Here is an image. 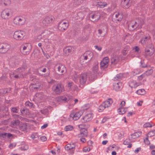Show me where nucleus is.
<instances>
[{
  "instance_id": "f257e3e1",
  "label": "nucleus",
  "mask_w": 155,
  "mask_h": 155,
  "mask_svg": "<svg viewBox=\"0 0 155 155\" xmlns=\"http://www.w3.org/2000/svg\"><path fill=\"white\" fill-rule=\"evenodd\" d=\"M89 74L88 75L86 73H82L78 76L76 75H75L73 80L77 84L80 83L81 84L83 85L85 84L88 79L90 81H92L89 80Z\"/></svg>"
},
{
  "instance_id": "f03ea898",
  "label": "nucleus",
  "mask_w": 155,
  "mask_h": 155,
  "mask_svg": "<svg viewBox=\"0 0 155 155\" xmlns=\"http://www.w3.org/2000/svg\"><path fill=\"white\" fill-rule=\"evenodd\" d=\"M144 21L142 19H138L135 21H133L129 24L128 28L132 31L137 28L139 29L141 27Z\"/></svg>"
},
{
  "instance_id": "7ed1b4c3",
  "label": "nucleus",
  "mask_w": 155,
  "mask_h": 155,
  "mask_svg": "<svg viewBox=\"0 0 155 155\" xmlns=\"http://www.w3.org/2000/svg\"><path fill=\"white\" fill-rule=\"evenodd\" d=\"M98 69V63L97 62H96L94 64L92 72L89 74V79L90 80L93 81L97 78Z\"/></svg>"
},
{
  "instance_id": "20e7f679",
  "label": "nucleus",
  "mask_w": 155,
  "mask_h": 155,
  "mask_svg": "<svg viewBox=\"0 0 155 155\" xmlns=\"http://www.w3.org/2000/svg\"><path fill=\"white\" fill-rule=\"evenodd\" d=\"M32 49L31 44L28 43L24 44L20 47V51L21 53L24 55L29 54Z\"/></svg>"
},
{
  "instance_id": "39448f33",
  "label": "nucleus",
  "mask_w": 155,
  "mask_h": 155,
  "mask_svg": "<svg viewBox=\"0 0 155 155\" xmlns=\"http://www.w3.org/2000/svg\"><path fill=\"white\" fill-rule=\"evenodd\" d=\"M52 89L53 92L56 94H60L64 90V86L60 84L54 85L52 87Z\"/></svg>"
},
{
  "instance_id": "423d86ee",
  "label": "nucleus",
  "mask_w": 155,
  "mask_h": 155,
  "mask_svg": "<svg viewBox=\"0 0 155 155\" xmlns=\"http://www.w3.org/2000/svg\"><path fill=\"white\" fill-rule=\"evenodd\" d=\"M12 10L10 8H5L2 12L1 16L4 19H8L11 17L12 15Z\"/></svg>"
},
{
  "instance_id": "0eeeda50",
  "label": "nucleus",
  "mask_w": 155,
  "mask_h": 155,
  "mask_svg": "<svg viewBox=\"0 0 155 155\" xmlns=\"http://www.w3.org/2000/svg\"><path fill=\"white\" fill-rule=\"evenodd\" d=\"M25 35V33L23 31H15L13 35V38L16 40H22Z\"/></svg>"
},
{
  "instance_id": "6e6552de",
  "label": "nucleus",
  "mask_w": 155,
  "mask_h": 155,
  "mask_svg": "<svg viewBox=\"0 0 155 155\" xmlns=\"http://www.w3.org/2000/svg\"><path fill=\"white\" fill-rule=\"evenodd\" d=\"M153 45L151 44L147 45L145 49V53L146 55L151 56L154 52Z\"/></svg>"
},
{
  "instance_id": "1a4fd4ad",
  "label": "nucleus",
  "mask_w": 155,
  "mask_h": 155,
  "mask_svg": "<svg viewBox=\"0 0 155 155\" xmlns=\"http://www.w3.org/2000/svg\"><path fill=\"white\" fill-rule=\"evenodd\" d=\"M11 46L6 43L0 44V53H5L10 50Z\"/></svg>"
},
{
  "instance_id": "9d476101",
  "label": "nucleus",
  "mask_w": 155,
  "mask_h": 155,
  "mask_svg": "<svg viewBox=\"0 0 155 155\" xmlns=\"http://www.w3.org/2000/svg\"><path fill=\"white\" fill-rule=\"evenodd\" d=\"M25 22V19L22 17H16L14 18L13 20V23L14 24L19 25H24Z\"/></svg>"
},
{
  "instance_id": "9b49d317",
  "label": "nucleus",
  "mask_w": 155,
  "mask_h": 155,
  "mask_svg": "<svg viewBox=\"0 0 155 155\" xmlns=\"http://www.w3.org/2000/svg\"><path fill=\"white\" fill-rule=\"evenodd\" d=\"M24 68L22 67L18 68L15 71V72L17 73V74L14 75V73L13 74H10V77L11 78H18L22 77L23 76L21 74V73L24 71Z\"/></svg>"
},
{
  "instance_id": "f8f14e48",
  "label": "nucleus",
  "mask_w": 155,
  "mask_h": 155,
  "mask_svg": "<svg viewBox=\"0 0 155 155\" xmlns=\"http://www.w3.org/2000/svg\"><path fill=\"white\" fill-rule=\"evenodd\" d=\"M54 18L51 15L47 16L42 21V23L45 26H48L51 24L53 21Z\"/></svg>"
},
{
  "instance_id": "ddd939ff",
  "label": "nucleus",
  "mask_w": 155,
  "mask_h": 155,
  "mask_svg": "<svg viewBox=\"0 0 155 155\" xmlns=\"http://www.w3.org/2000/svg\"><path fill=\"white\" fill-rule=\"evenodd\" d=\"M68 25V22L67 21H62L59 23L58 28L60 31H63L67 28Z\"/></svg>"
},
{
  "instance_id": "4468645a",
  "label": "nucleus",
  "mask_w": 155,
  "mask_h": 155,
  "mask_svg": "<svg viewBox=\"0 0 155 155\" xmlns=\"http://www.w3.org/2000/svg\"><path fill=\"white\" fill-rule=\"evenodd\" d=\"M100 17V13L97 12L91 13L89 15L90 20L93 22L97 21Z\"/></svg>"
},
{
  "instance_id": "2eb2a0df",
  "label": "nucleus",
  "mask_w": 155,
  "mask_h": 155,
  "mask_svg": "<svg viewBox=\"0 0 155 155\" xmlns=\"http://www.w3.org/2000/svg\"><path fill=\"white\" fill-rule=\"evenodd\" d=\"M123 18L122 14L119 12H115L113 15L112 20L113 21L117 22V21L119 22L121 21Z\"/></svg>"
},
{
  "instance_id": "dca6fc26",
  "label": "nucleus",
  "mask_w": 155,
  "mask_h": 155,
  "mask_svg": "<svg viewBox=\"0 0 155 155\" xmlns=\"http://www.w3.org/2000/svg\"><path fill=\"white\" fill-rule=\"evenodd\" d=\"M55 67H57L58 71L61 75H63L66 72V68L64 65L59 64L57 65Z\"/></svg>"
},
{
  "instance_id": "f3484780",
  "label": "nucleus",
  "mask_w": 155,
  "mask_h": 155,
  "mask_svg": "<svg viewBox=\"0 0 155 155\" xmlns=\"http://www.w3.org/2000/svg\"><path fill=\"white\" fill-rule=\"evenodd\" d=\"M82 114V112L81 111L74 112L70 114V117L72 120H76L78 119Z\"/></svg>"
},
{
  "instance_id": "a211bd4d",
  "label": "nucleus",
  "mask_w": 155,
  "mask_h": 155,
  "mask_svg": "<svg viewBox=\"0 0 155 155\" xmlns=\"http://www.w3.org/2000/svg\"><path fill=\"white\" fill-rule=\"evenodd\" d=\"M132 4L131 0H122L121 5L124 8L127 9L131 6Z\"/></svg>"
},
{
  "instance_id": "6ab92c4d",
  "label": "nucleus",
  "mask_w": 155,
  "mask_h": 155,
  "mask_svg": "<svg viewBox=\"0 0 155 155\" xmlns=\"http://www.w3.org/2000/svg\"><path fill=\"white\" fill-rule=\"evenodd\" d=\"M109 62V58L106 57L104 58L100 63L101 67L102 69H104L107 68Z\"/></svg>"
},
{
  "instance_id": "aec40b11",
  "label": "nucleus",
  "mask_w": 155,
  "mask_h": 155,
  "mask_svg": "<svg viewBox=\"0 0 155 155\" xmlns=\"http://www.w3.org/2000/svg\"><path fill=\"white\" fill-rule=\"evenodd\" d=\"M142 134V132L138 131L134 133L129 137V139L131 142H134L135 140Z\"/></svg>"
},
{
  "instance_id": "412c9836",
  "label": "nucleus",
  "mask_w": 155,
  "mask_h": 155,
  "mask_svg": "<svg viewBox=\"0 0 155 155\" xmlns=\"http://www.w3.org/2000/svg\"><path fill=\"white\" fill-rule=\"evenodd\" d=\"M74 51V48L71 46L66 47L64 49V51L67 55H69L70 54H72Z\"/></svg>"
},
{
  "instance_id": "4be33fe9",
  "label": "nucleus",
  "mask_w": 155,
  "mask_h": 155,
  "mask_svg": "<svg viewBox=\"0 0 155 155\" xmlns=\"http://www.w3.org/2000/svg\"><path fill=\"white\" fill-rule=\"evenodd\" d=\"M93 118V115L91 114H88L85 115L81 119L82 123H84L91 120Z\"/></svg>"
},
{
  "instance_id": "5701e85b",
  "label": "nucleus",
  "mask_w": 155,
  "mask_h": 155,
  "mask_svg": "<svg viewBox=\"0 0 155 155\" xmlns=\"http://www.w3.org/2000/svg\"><path fill=\"white\" fill-rule=\"evenodd\" d=\"M93 54L90 51H87L82 56V57L84 60H87V59L91 60L93 57Z\"/></svg>"
},
{
  "instance_id": "b1692460",
  "label": "nucleus",
  "mask_w": 155,
  "mask_h": 155,
  "mask_svg": "<svg viewBox=\"0 0 155 155\" xmlns=\"http://www.w3.org/2000/svg\"><path fill=\"white\" fill-rule=\"evenodd\" d=\"M11 4V0H0V5L3 6H9Z\"/></svg>"
},
{
  "instance_id": "393cba45",
  "label": "nucleus",
  "mask_w": 155,
  "mask_h": 155,
  "mask_svg": "<svg viewBox=\"0 0 155 155\" xmlns=\"http://www.w3.org/2000/svg\"><path fill=\"white\" fill-rule=\"evenodd\" d=\"M87 135V131L85 129H82L80 130V133L78 134V137H86Z\"/></svg>"
},
{
  "instance_id": "a878e982",
  "label": "nucleus",
  "mask_w": 155,
  "mask_h": 155,
  "mask_svg": "<svg viewBox=\"0 0 155 155\" xmlns=\"http://www.w3.org/2000/svg\"><path fill=\"white\" fill-rule=\"evenodd\" d=\"M113 103V101L110 98L108 100L104 102L102 104L105 108L110 107V105Z\"/></svg>"
},
{
  "instance_id": "bb28decb",
  "label": "nucleus",
  "mask_w": 155,
  "mask_h": 155,
  "mask_svg": "<svg viewBox=\"0 0 155 155\" xmlns=\"http://www.w3.org/2000/svg\"><path fill=\"white\" fill-rule=\"evenodd\" d=\"M140 85V84L137 83L136 81H131L129 82V85L131 88H136Z\"/></svg>"
},
{
  "instance_id": "cd10ccee",
  "label": "nucleus",
  "mask_w": 155,
  "mask_h": 155,
  "mask_svg": "<svg viewBox=\"0 0 155 155\" xmlns=\"http://www.w3.org/2000/svg\"><path fill=\"white\" fill-rule=\"evenodd\" d=\"M113 86L114 89L116 91H118L121 87L122 83L120 82L115 83L113 84Z\"/></svg>"
},
{
  "instance_id": "c85d7f7f",
  "label": "nucleus",
  "mask_w": 155,
  "mask_h": 155,
  "mask_svg": "<svg viewBox=\"0 0 155 155\" xmlns=\"http://www.w3.org/2000/svg\"><path fill=\"white\" fill-rule=\"evenodd\" d=\"M150 36H147L144 38H142L140 41V42L143 45H144L148 42V40L150 39Z\"/></svg>"
},
{
  "instance_id": "c756f323",
  "label": "nucleus",
  "mask_w": 155,
  "mask_h": 155,
  "mask_svg": "<svg viewBox=\"0 0 155 155\" xmlns=\"http://www.w3.org/2000/svg\"><path fill=\"white\" fill-rule=\"evenodd\" d=\"M107 5V3L106 2H100L97 3L96 6H97V7L103 8L106 7Z\"/></svg>"
},
{
  "instance_id": "7c9ffc66",
  "label": "nucleus",
  "mask_w": 155,
  "mask_h": 155,
  "mask_svg": "<svg viewBox=\"0 0 155 155\" xmlns=\"http://www.w3.org/2000/svg\"><path fill=\"white\" fill-rule=\"evenodd\" d=\"M119 58L117 56H114L111 58V63L112 64L115 65L119 61Z\"/></svg>"
},
{
  "instance_id": "2f4dec72",
  "label": "nucleus",
  "mask_w": 155,
  "mask_h": 155,
  "mask_svg": "<svg viewBox=\"0 0 155 155\" xmlns=\"http://www.w3.org/2000/svg\"><path fill=\"white\" fill-rule=\"evenodd\" d=\"M75 145L74 143L68 144L65 147V149L67 150L75 149Z\"/></svg>"
},
{
  "instance_id": "473e14b6",
  "label": "nucleus",
  "mask_w": 155,
  "mask_h": 155,
  "mask_svg": "<svg viewBox=\"0 0 155 155\" xmlns=\"http://www.w3.org/2000/svg\"><path fill=\"white\" fill-rule=\"evenodd\" d=\"M20 121L19 120H17L15 121H12L11 122V126L12 127L18 126L19 125Z\"/></svg>"
},
{
  "instance_id": "72a5a7b5",
  "label": "nucleus",
  "mask_w": 155,
  "mask_h": 155,
  "mask_svg": "<svg viewBox=\"0 0 155 155\" xmlns=\"http://www.w3.org/2000/svg\"><path fill=\"white\" fill-rule=\"evenodd\" d=\"M20 129L22 131H24L27 129V124L26 123L21 124L20 126Z\"/></svg>"
},
{
  "instance_id": "f704fd0d",
  "label": "nucleus",
  "mask_w": 155,
  "mask_h": 155,
  "mask_svg": "<svg viewBox=\"0 0 155 155\" xmlns=\"http://www.w3.org/2000/svg\"><path fill=\"white\" fill-rule=\"evenodd\" d=\"M0 136L3 138H5V137H7L8 138H10L12 137V134L8 133H3L0 134Z\"/></svg>"
},
{
  "instance_id": "c9c22d12",
  "label": "nucleus",
  "mask_w": 155,
  "mask_h": 155,
  "mask_svg": "<svg viewBox=\"0 0 155 155\" xmlns=\"http://www.w3.org/2000/svg\"><path fill=\"white\" fill-rule=\"evenodd\" d=\"M117 7V5L115 4H112L110 7H108L107 8V10L108 12H110L114 10L116 7Z\"/></svg>"
},
{
  "instance_id": "e433bc0d",
  "label": "nucleus",
  "mask_w": 155,
  "mask_h": 155,
  "mask_svg": "<svg viewBox=\"0 0 155 155\" xmlns=\"http://www.w3.org/2000/svg\"><path fill=\"white\" fill-rule=\"evenodd\" d=\"M39 136L37 133L33 134L31 136V138L32 139H36L35 140L36 142H38V140L39 139Z\"/></svg>"
},
{
  "instance_id": "4c0bfd02",
  "label": "nucleus",
  "mask_w": 155,
  "mask_h": 155,
  "mask_svg": "<svg viewBox=\"0 0 155 155\" xmlns=\"http://www.w3.org/2000/svg\"><path fill=\"white\" fill-rule=\"evenodd\" d=\"M49 32L47 30H45L41 34L42 36H45V38H47L48 36Z\"/></svg>"
},
{
  "instance_id": "58836bf2",
  "label": "nucleus",
  "mask_w": 155,
  "mask_h": 155,
  "mask_svg": "<svg viewBox=\"0 0 155 155\" xmlns=\"http://www.w3.org/2000/svg\"><path fill=\"white\" fill-rule=\"evenodd\" d=\"M155 136V130L150 131L146 135V136L151 137Z\"/></svg>"
},
{
  "instance_id": "ea45409f",
  "label": "nucleus",
  "mask_w": 155,
  "mask_h": 155,
  "mask_svg": "<svg viewBox=\"0 0 155 155\" xmlns=\"http://www.w3.org/2000/svg\"><path fill=\"white\" fill-rule=\"evenodd\" d=\"M126 110V109L124 108L121 107L118 110V112L120 114H123L125 113Z\"/></svg>"
},
{
  "instance_id": "a19ab883",
  "label": "nucleus",
  "mask_w": 155,
  "mask_h": 155,
  "mask_svg": "<svg viewBox=\"0 0 155 155\" xmlns=\"http://www.w3.org/2000/svg\"><path fill=\"white\" fill-rule=\"evenodd\" d=\"M123 77V74L121 73L117 74L114 78V80H117L119 79H120L122 78Z\"/></svg>"
},
{
  "instance_id": "79ce46f5",
  "label": "nucleus",
  "mask_w": 155,
  "mask_h": 155,
  "mask_svg": "<svg viewBox=\"0 0 155 155\" xmlns=\"http://www.w3.org/2000/svg\"><path fill=\"white\" fill-rule=\"evenodd\" d=\"M136 93L139 95H143L145 93V90L143 89H140L137 90Z\"/></svg>"
},
{
  "instance_id": "37998d69",
  "label": "nucleus",
  "mask_w": 155,
  "mask_h": 155,
  "mask_svg": "<svg viewBox=\"0 0 155 155\" xmlns=\"http://www.w3.org/2000/svg\"><path fill=\"white\" fill-rule=\"evenodd\" d=\"M84 0H74V3L77 5H80L82 3Z\"/></svg>"
},
{
  "instance_id": "c03bdc74",
  "label": "nucleus",
  "mask_w": 155,
  "mask_h": 155,
  "mask_svg": "<svg viewBox=\"0 0 155 155\" xmlns=\"http://www.w3.org/2000/svg\"><path fill=\"white\" fill-rule=\"evenodd\" d=\"M73 127L71 125H68L65 127V130L66 131H68L72 130L73 129Z\"/></svg>"
},
{
  "instance_id": "a18cd8bd",
  "label": "nucleus",
  "mask_w": 155,
  "mask_h": 155,
  "mask_svg": "<svg viewBox=\"0 0 155 155\" xmlns=\"http://www.w3.org/2000/svg\"><path fill=\"white\" fill-rule=\"evenodd\" d=\"M149 137L148 136H147V137L144 139V141L145 143L148 145H149L150 144V142L149 140Z\"/></svg>"
},
{
  "instance_id": "49530a36",
  "label": "nucleus",
  "mask_w": 155,
  "mask_h": 155,
  "mask_svg": "<svg viewBox=\"0 0 155 155\" xmlns=\"http://www.w3.org/2000/svg\"><path fill=\"white\" fill-rule=\"evenodd\" d=\"M105 108L104 107V106L103 105V104L100 105L98 107V111L99 112H102L103 110Z\"/></svg>"
},
{
  "instance_id": "de8ad7c7",
  "label": "nucleus",
  "mask_w": 155,
  "mask_h": 155,
  "mask_svg": "<svg viewBox=\"0 0 155 155\" xmlns=\"http://www.w3.org/2000/svg\"><path fill=\"white\" fill-rule=\"evenodd\" d=\"M153 72V70L152 69H150L146 71L145 73L146 75L149 76L151 75Z\"/></svg>"
},
{
  "instance_id": "09e8293b",
  "label": "nucleus",
  "mask_w": 155,
  "mask_h": 155,
  "mask_svg": "<svg viewBox=\"0 0 155 155\" xmlns=\"http://www.w3.org/2000/svg\"><path fill=\"white\" fill-rule=\"evenodd\" d=\"M21 150H26L28 148V146L27 145H25L22 146L20 147Z\"/></svg>"
},
{
  "instance_id": "8fccbe9b",
  "label": "nucleus",
  "mask_w": 155,
  "mask_h": 155,
  "mask_svg": "<svg viewBox=\"0 0 155 155\" xmlns=\"http://www.w3.org/2000/svg\"><path fill=\"white\" fill-rule=\"evenodd\" d=\"M60 99L64 102H67L69 100L68 98L65 96H62L60 97Z\"/></svg>"
},
{
  "instance_id": "3c124183",
  "label": "nucleus",
  "mask_w": 155,
  "mask_h": 155,
  "mask_svg": "<svg viewBox=\"0 0 155 155\" xmlns=\"http://www.w3.org/2000/svg\"><path fill=\"white\" fill-rule=\"evenodd\" d=\"M25 104L26 106L28 107H32L33 104V103H31L29 101H27L25 102Z\"/></svg>"
},
{
  "instance_id": "603ef678",
  "label": "nucleus",
  "mask_w": 155,
  "mask_h": 155,
  "mask_svg": "<svg viewBox=\"0 0 155 155\" xmlns=\"http://www.w3.org/2000/svg\"><path fill=\"white\" fill-rule=\"evenodd\" d=\"M143 127L145 128H147L148 127H151L152 126L150 122H147L145 123L143 126Z\"/></svg>"
},
{
  "instance_id": "864d4df0",
  "label": "nucleus",
  "mask_w": 155,
  "mask_h": 155,
  "mask_svg": "<svg viewBox=\"0 0 155 155\" xmlns=\"http://www.w3.org/2000/svg\"><path fill=\"white\" fill-rule=\"evenodd\" d=\"M130 142H131L130 141V140H129V138L128 139H127L124 141L123 144L125 145H128Z\"/></svg>"
},
{
  "instance_id": "5fc2aeb1",
  "label": "nucleus",
  "mask_w": 155,
  "mask_h": 155,
  "mask_svg": "<svg viewBox=\"0 0 155 155\" xmlns=\"http://www.w3.org/2000/svg\"><path fill=\"white\" fill-rule=\"evenodd\" d=\"M145 73L142 75L138 76V79L140 80H141L143 78L146 76Z\"/></svg>"
},
{
  "instance_id": "6e6d98bb",
  "label": "nucleus",
  "mask_w": 155,
  "mask_h": 155,
  "mask_svg": "<svg viewBox=\"0 0 155 155\" xmlns=\"http://www.w3.org/2000/svg\"><path fill=\"white\" fill-rule=\"evenodd\" d=\"M48 110L46 109L41 110V112L43 114H46L48 112Z\"/></svg>"
},
{
  "instance_id": "4d7b16f0",
  "label": "nucleus",
  "mask_w": 155,
  "mask_h": 155,
  "mask_svg": "<svg viewBox=\"0 0 155 155\" xmlns=\"http://www.w3.org/2000/svg\"><path fill=\"white\" fill-rule=\"evenodd\" d=\"M40 139L42 141H45L47 140V138L45 136H43L40 137Z\"/></svg>"
},
{
  "instance_id": "13d9d810",
  "label": "nucleus",
  "mask_w": 155,
  "mask_h": 155,
  "mask_svg": "<svg viewBox=\"0 0 155 155\" xmlns=\"http://www.w3.org/2000/svg\"><path fill=\"white\" fill-rule=\"evenodd\" d=\"M127 48H124L122 51V53L124 55H125L127 54Z\"/></svg>"
},
{
  "instance_id": "bf43d9fd",
  "label": "nucleus",
  "mask_w": 155,
  "mask_h": 155,
  "mask_svg": "<svg viewBox=\"0 0 155 155\" xmlns=\"http://www.w3.org/2000/svg\"><path fill=\"white\" fill-rule=\"evenodd\" d=\"M84 137H80V141L82 143H85L86 141V140Z\"/></svg>"
},
{
  "instance_id": "052dcab7",
  "label": "nucleus",
  "mask_w": 155,
  "mask_h": 155,
  "mask_svg": "<svg viewBox=\"0 0 155 155\" xmlns=\"http://www.w3.org/2000/svg\"><path fill=\"white\" fill-rule=\"evenodd\" d=\"M12 111L14 113H18V109L15 107H13L11 109Z\"/></svg>"
},
{
  "instance_id": "680f3d73",
  "label": "nucleus",
  "mask_w": 155,
  "mask_h": 155,
  "mask_svg": "<svg viewBox=\"0 0 155 155\" xmlns=\"http://www.w3.org/2000/svg\"><path fill=\"white\" fill-rule=\"evenodd\" d=\"M89 104H86L84 105L83 106V110H86L88 108H89Z\"/></svg>"
},
{
  "instance_id": "e2e57ef3",
  "label": "nucleus",
  "mask_w": 155,
  "mask_h": 155,
  "mask_svg": "<svg viewBox=\"0 0 155 155\" xmlns=\"http://www.w3.org/2000/svg\"><path fill=\"white\" fill-rule=\"evenodd\" d=\"M90 151V149L87 147H85L83 149V151L84 152H88Z\"/></svg>"
},
{
  "instance_id": "0e129e2a",
  "label": "nucleus",
  "mask_w": 155,
  "mask_h": 155,
  "mask_svg": "<svg viewBox=\"0 0 155 155\" xmlns=\"http://www.w3.org/2000/svg\"><path fill=\"white\" fill-rule=\"evenodd\" d=\"M16 145V144L15 143H11L9 146V147L10 148H12L14 147H15Z\"/></svg>"
},
{
  "instance_id": "69168bd1",
  "label": "nucleus",
  "mask_w": 155,
  "mask_h": 155,
  "mask_svg": "<svg viewBox=\"0 0 155 155\" xmlns=\"http://www.w3.org/2000/svg\"><path fill=\"white\" fill-rule=\"evenodd\" d=\"M143 34V32L141 31H138L136 34L137 35L138 37H140L141 35Z\"/></svg>"
},
{
  "instance_id": "338daca9",
  "label": "nucleus",
  "mask_w": 155,
  "mask_h": 155,
  "mask_svg": "<svg viewBox=\"0 0 155 155\" xmlns=\"http://www.w3.org/2000/svg\"><path fill=\"white\" fill-rule=\"evenodd\" d=\"M94 47L96 49H97L99 51H101L102 49V48L101 47L96 45L94 46Z\"/></svg>"
},
{
  "instance_id": "774afa93",
  "label": "nucleus",
  "mask_w": 155,
  "mask_h": 155,
  "mask_svg": "<svg viewBox=\"0 0 155 155\" xmlns=\"http://www.w3.org/2000/svg\"><path fill=\"white\" fill-rule=\"evenodd\" d=\"M68 153L69 154H73L74 152V149L71 150H68Z\"/></svg>"
}]
</instances>
